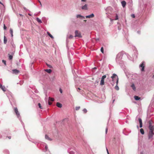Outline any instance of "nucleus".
Masks as SVG:
<instances>
[{"mask_svg":"<svg viewBox=\"0 0 154 154\" xmlns=\"http://www.w3.org/2000/svg\"><path fill=\"white\" fill-rule=\"evenodd\" d=\"M2 62L4 64H5V66H6V61L5 60H2Z\"/></svg>","mask_w":154,"mask_h":154,"instance_id":"32","label":"nucleus"},{"mask_svg":"<svg viewBox=\"0 0 154 154\" xmlns=\"http://www.w3.org/2000/svg\"><path fill=\"white\" fill-rule=\"evenodd\" d=\"M35 92L37 93V91H35Z\"/></svg>","mask_w":154,"mask_h":154,"instance_id":"57","label":"nucleus"},{"mask_svg":"<svg viewBox=\"0 0 154 154\" xmlns=\"http://www.w3.org/2000/svg\"><path fill=\"white\" fill-rule=\"evenodd\" d=\"M131 17L133 18H134L135 16L134 14H131Z\"/></svg>","mask_w":154,"mask_h":154,"instance_id":"39","label":"nucleus"},{"mask_svg":"<svg viewBox=\"0 0 154 154\" xmlns=\"http://www.w3.org/2000/svg\"><path fill=\"white\" fill-rule=\"evenodd\" d=\"M148 123L149 131L148 134V139L149 140L152 141L153 140V137L154 135V125H153V122L151 120L149 121Z\"/></svg>","mask_w":154,"mask_h":154,"instance_id":"1","label":"nucleus"},{"mask_svg":"<svg viewBox=\"0 0 154 154\" xmlns=\"http://www.w3.org/2000/svg\"><path fill=\"white\" fill-rule=\"evenodd\" d=\"M37 143V142H36V143Z\"/></svg>","mask_w":154,"mask_h":154,"instance_id":"61","label":"nucleus"},{"mask_svg":"<svg viewBox=\"0 0 154 154\" xmlns=\"http://www.w3.org/2000/svg\"><path fill=\"white\" fill-rule=\"evenodd\" d=\"M145 62H143L140 65V67H142V69H141V71H144V64Z\"/></svg>","mask_w":154,"mask_h":154,"instance_id":"6","label":"nucleus"},{"mask_svg":"<svg viewBox=\"0 0 154 154\" xmlns=\"http://www.w3.org/2000/svg\"><path fill=\"white\" fill-rule=\"evenodd\" d=\"M0 4L3 5V4L1 2H0Z\"/></svg>","mask_w":154,"mask_h":154,"instance_id":"52","label":"nucleus"},{"mask_svg":"<svg viewBox=\"0 0 154 154\" xmlns=\"http://www.w3.org/2000/svg\"><path fill=\"white\" fill-rule=\"evenodd\" d=\"M14 111L16 113V114L17 117V118L19 119V120L21 121V119L20 116V114L18 110V109L16 107L14 109Z\"/></svg>","mask_w":154,"mask_h":154,"instance_id":"4","label":"nucleus"},{"mask_svg":"<svg viewBox=\"0 0 154 154\" xmlns=\"http://www.w3.org/2000/svg\"><path fill=\"white\" fill-rule=\"evenodd\" d=\"M137 32H138V33L139 34L140 33V31H138Z\"/></svg>","mask_w":154,"mask_h":154,"instance_id":"49","label":"nucleus"},{"mask_svg":"<svg viewBox=\"0 0 154 154\" xmlns=\"http://www.w3.org/2000/svg\"><path fill=\"white\" fill-rule=\"evenodd\" d=\"M47 34L52 38H54L53 36L49 32H47Z\"/></svg>","mask_w":154,"mask_h":154,"instance_id":"24","label":"nucleus"},{"mask_svg":"<svg viewBox=\"0 0 154 154\" xmlns=\"http://www.w3.org/2000/svg\"><path fill=\"white\" fill-rule=\"evenodd\" d=\"M153 77H154V75H153Z\"/></svg>","mask_w":154,"mask_h":154,"instance_id":"62","label":"nucleus"},{"mask_svg":"<svg viewBox=\"0 0 154 154\" xmlns=\"http://www.w3.org/2000/svg\"><path fill=\"white\" fill-rule=\"evenodd\" d=\"M106 77V75H103L101 78V79L104 80V79H105Z\"/></svg>","mask_w":154,"mask_h":154,"instance_id":"30","label":"nucleus"},{"mask_svg":"<svg viewBox=\"0 0 154 154\" xmlns=\"http://www.w3.org/2000/svg\"><path fill=\"white\" fill-rule=\"evenodd\" d=\"M107 131H108V128H106V134L107 133Z\"/></svg>","mask_w":154,"mask_h":154,"instance_id":"45","label":"nucleus"},{"mask_svg":"<svg viewBox=\"0 0 154 154\" xmlns=\"http://www.w3.org/2000/svg\"><path fill=\"white\" fill-rule=\"evenodd\" d=\"M82 9L83 10H87V4H85L84 6L82 7Z\"/></svg>","mask_w":154,"mask_h":154,"instance_id":"12","label":"nucleus"},{"mask_svg":"<svg viewBox=\"0 0 154 154\" xmlns=\"http://www.w3.org/2000/svg\"><path fill=\"white\" fill-rule=\"evenodd\" d=\"M118 19V17L117 14L116 15V18H115V20H117Z\"/></svg>","mask_w":154,"mask_h":154,"instance_id":"38","label":"nucleus"},{"mask_svg":"<svg viewBox=\"0 0 154 154\" xmlns=\"http://www.w3.org/2000/svg\"><path fill=\"white\" fill-rule=\"evenodd\" d=\"M121 4L123 7L124 8L126 5V3L125 1H123L121 2Z\"/></svg>","mask_w":154,"mask_h":154,"instance_id":"11","label":"nucleus"},{"mask_svg":"<svg viewBox=\"0 0 154 154\" xmlns=\"http://www.w3.org/2000/svg\"><path fill=\"white\" fill-rule=\"evenodd\" d=\"M80 90V89L79 88H78L77 89V91L78 92H79V91Z\"/></svg>","mask_w":154,"mask_h":154,"instance_id":"46","label":"nucleus"},{"mask_svg":"<svg viewBox=\"0 0 154 154\" xmlns=\"http://www.w3.org/2000/svg\"><path fill=\"white\" fill-rule=\"evenodd\" d=\"M45 139L48 140H51V139L50 138H49L48 137V136L46 134L45 135Z\"/></svg>","mask_w":154,"mask_h":154,"instance_id":"18","label":"nucleus"},{"mask_svg":"<svg viewBox=\"0 0 154 154\" xmlns=\"http://www.w3.org/2000/svg\"><path fill=\"white\" fill-rule=\"evenodd\" d=\"M0 88L4 91H6V88L4 86H2V85L0 84Z\"/></svg>","mask_w":154,"mask_h":154,"instance_id":"9","label":"nucleus"},{"mask_svg":"<svg viewBox=\"0 0 154 154\" xmlns=\"http://www.w3.org/2000/svg\"><path fill=\"white\" fill-rule=\"evenodd\" d=\"M76 17L77 18H85V17H83V16H82L80 14H77L76 15Z\"/></svg>","mask_w":154,"mask_h":154,"instance_id":"19","label":"nucleus"},{"mask_svg":"<svg viewBox=\"0 0 154 154\" xmlns=\"http://www.w3.org/2000/svg\"><path fill=\"white\" fill-rule=\"evenodd\" d=\"M107 152L108 154H109V152Z\"/></svg>","mask_w":154,"mask_h":154,"instance_id":"58","label":"nucleus"},{"mask_svg":"<svg viewBox=\"0 0 154 154\" xmlns=\"http://www.w3.org/2000/svg\"><path fill=\"white\" fill-rule=\"evenodd\" d=\"M38 2H39V3H40L41 6L42 7V4H41V2L39 0H38Z\"/></svg>","mask_w":154,"mask_h":154,"instance_id":"44","label":"nucleus"},{"mask_svg":"<svg viewBox=\"0 0 154 154\" xmlns=\"http://www.w3.org/2000/svg\"><path fill=\"white\" fill-rule=\"evenodd\" d=\"M59 90H60V93H62V92H63L61 88H60Z\"/></svg>","mask_w":154,"mask_h":154,"instance_id":"42","label":"nucleus"},{"mask_svg":"<svg viewBox=\"0 0 154 154\" xmlns=\"http://www.w3.org/2000/svg\"><path fill=\"white\" fill-rule=\"evenodd\" d=\"M94 17V15L93 13H92L90 15L86 16L85 17L86 18H93Z\"/></svg>","mask_w":154,"mask_h":154,"instance_id":"10","label":"nucleus"},{"mask_svg":"<svg viewBox=\"0 0 154 154\" xmlns=\"http://www.w3.org/2000/svg\"><path fill=\"white\" fill-rule=\"evenodd\" d=\"M48 104L49 105H51L52 104V103L50 102V101H48Z\"/></svg>","mask_w":154,"mask_h":154,"instance_id":"43","label":"nucleus"},{"mask_svg":"<svg viewBox=\"0 0 154 154\" xmlns=\"http://www.w3.org/2000/svg\"><path fill=\"white\" fill-rule=\"evenodd\" d=\"M86 0H82V2H85Z\"/></svg>","mask_w":154,"mask_h":154,"instance_id":"47","label":"nucleus"},{"mask_svg":"<svg viewBox=\"0 0 154 154\" xmlns=\"http://www.w3.org/2000/svg\"><path fill=\"white\" fill-rule=\"evenodd\" d=\"M83 111L85 113L87 112V110L86 109H83Z\"/></svg>","mask_w":154,"mask_h":154,"instance_id":"36","label":"nucleus"},{"mask_svg":"<svg viewBox=\"0 0 154 154\" xmlns=\"http://www.w3.org/2000/svg\"><path fill=\"white\" fill-rule=\"evenodd\" d=\"M7 42V39L6 37L5 36H4V43L5 44H6Z\"/></svg>","mask_w":154,"mask_h":154,"instance_id":"22","label":"nucleus"},{"mask_svg":"<svg viewBox=\"0 0 154 154\" xmlns=\"http://www.w3.org/2000/svg\"><path fill=\"white\" fill-rule=\"evenodd\" d=\"M10 32L11 34V37H12L13 36V31L11 28H10Z\"/></svg>","mask_w":154,"mask_h":154,"instance_id":"21","label":"nucleus"},{"mask_svg":"<svg viewBox=\"0 0 154 154\" xmlns=\"http://www.w3.org/2000/svg\"><path fill=\"white\" fill-rule=\"evenodd\" d=\"M24 9H25V10H26L25 8L24 7Z\"/></svg>","mask_w":154,"mask_h":154,"instance_id":"55","label":"nucleus"},{"mask_svg":"<svg viewBox=\"0 0 154 154\" xmlns=\"http://www.w3.org/2000/svg\"><path fill=\"white\" fill-rule=\"evenodd\" d=\"M131 87L134 91H135L136 88L134 84H132L131 85Z\"/></svg>","mask_w":154,"mask_h":154,"instance_id":"16","label":"nucleus"},{"mask_svg":"<svg viewBox=\"0 0 154 154\" xmlns=\"http://www.w3.org/2000/svg\"><path fill=\"white\" fill-rule=\"evenodd\" d=\"M140 132L142 134H144V130L143 128H141L140 130Z\"/></svg>","mask_w":154,"mask_h":154,"instance_id":"25","label":"nucleus"},{"mask_svg":"<svg viewBox=\"0 0 154 154\" xmlns=\"http://www.w3.org/2000/svg\"><path fill=\"white\" fill-rule=\"evenodd\" d=\"M13 56L11 55H10L9 56V60H11L12 59Z\"/></svg>","mask_w":154,"mask_h":154,"instance_id":"33","label":"nucleus"},{"mask_svg":"<svg viewBox=\"0 0 154 154\" xmlns=\"http://www.w3.org/2000/svg\"><path fill=\"white\" fill-rule=\"evenodd\" d=\"M111 78L112 79V80L113 82H114L115 81H116V85L115 87V89L116 90H119V88L118 86L119 82V78L118 76L116 74L114 73L111 77Z\"/></svg>","mask_w":154,"mask_h":154,"instance_id":"3","label":"nucleus"},{"mask_svg":"<svg viewBox=\"0 0 154 154\" xmlns=\"http://www.w3.org/2000/svg\"><path fill=\"white\" fill-rule=\"evenodd\" d=\"M69 38H73V36L72 35H70L69 37Z\"/></svg>","mask_w":154,"mask_h":154,"instance_id":"40","label":"nucleus"},{"mask_svg":"<svg viewBox=\"0 0 154 154\" xmlns=\"http://www.w3.org/2000/svg\"><path fill=\"white\" fill-rule=\"evenodd\" d=\"M70 149H69L68 150V152H69V153L70 154H74V153L73 152L71 151H70Z\"/></svg>","mask_w":154,"mask_h":154,"instance_id":"23","label":"nucleus"},{"mask_svg":"<svg viewBox=\"0 0 154 154\" xmlns=\"http://www.w3.org/2000/svg\"><path fill=\"white\" fill-rule=\"evenodd\" d=\"M137 128H138V126H137Z\"/></svg>","mask_w":154,"mask_h":154,"instance_id":"60","label":"nucleus"},{"mask_svg":"<svg viewBox=\"0 0 154 154\" xmlns=\"http://www.w3.org/2000/svg\"><path fill=\"white\" fill-rule=\"evenodd\" d=\"M38 105L39 106V107L41 109H42V106H41V104L40 103H39L38 104Z\"/></svg>","mask_w":154,"mask_h":154,"instance_id":"31","label":"nucleus"},{"mask_svg":"<svg viewBox=\"0 0 154 154\" xmlns=\"http://www.w3.org/2000/svg\"><path fill=\"white\" fill-rule=\"evenodd\" d=\"M106 151H107V152H108V149H107V148H106Z\"/></svg>","mask_w":154,"mask_h":154,"instance_id":"50","label":"nucleus"},{"mask_svg":"<svg viewBox=\"0 0 154 154\" xmlns=\"http://www.w3.org/2000/svg\"><path fill=\"white\" fill-rule=\"evenodd\" d=\"M8 138H9V139H10L11 138V137H10V136L8 137Z\"/></svg>","mask_w":154,"mask_h":154,"instance_id":"48","label":"nucleus"},{"mask_svg":"<svg viewBox=\"0 0 154 154\" xmlns=\"http://www.w3.org/2000/svg\"><path fill=\"white\" fill-rule=\"evenodd\" d=\"M56 105L58 107L60 108H61L62 106V104L59 102L57 103Z\"/></svg>","mask_w":154,"mask_h":154,"instance_id":"14","label":"nucleus"},{"mask_svg":"<svg viewBox=\"0 0 154 154\" xmlns=\"http://www.w3.org/2000/svg\"><path fill=\"white\" fill-rule=\"evenodd\" d=\"M140 154H143V152H141Z\"/></svg>","mask_w":154,"mask_h":154,"instance_id":"53","label":"nucleus"},{"mask_svg":"<svg viewBox=\"0 0 154 154\" xmlns=\"http://www.w3.org/2000/svg\"><path fill=\"white\" fill-rule=\"evenodd\" d=\"M100 51H101V52L102 53H103V52H104V51H103V47H102L101 48V49H100Z\"/></svg>","mask_w":154,"mask_h":154,"instance_id":"29","label":"nucleus"},{"mask_svg":"<svg viewBox=\"0 0 154 154\" xmlns=\"http://www.w3.org/2000/svg\"><path fill=\"white\" fill-rule=\"evenodd\" d=\"M54 100V99L53 98H51L50 97H49V100L50 101H53Z\"/></svg>","mask_w":154,"mask_h":154,"instance_id":"26","label":"nucleus"},{"mask_svg":"<svg viewBox=\"0 0 154 154\" xmlns=\"http://www.w3.org/2000/svg\"><path fill=\"white\" fill-rule=\"evenodd\" d=\"M75 37H78L79 38L82 37V35L80 32H79L78 31L76 30L75 32Z\"/></svg>","mask_w":154,"mask_h":154,"instance_id":"5","label":"nucleus"},{"mask_svg":"<svg viewBox=\"0 0 154 154\" xmlns=\"http://www.w3.org/2000/svg\"><path fill=\"white\" fill-rule=\"evenodd\" d=\"M7 29V27L5 25V24H4V29L5 30H6Z\"/></svg>","mask_w":154,"mask_h":154,"instance_id":"37","label":"nucleus"},{"mask_svg":"<svg viewBox=\"0 0 154 154\" xmlns=\"http://www.w3.org/2000/svg\"><path fill=\"white\" fill-rule=\"evenodd\" d=\"M20 16H23V15L21 14H19Z\"/></svg>","mask_w":154,"mask_h":154,"instance_id":"54","label":"nucleus"},{"mask_svg":"<svg viewBox=\"0 0 154 154\" xmlns=\"http://www.w3.org/2000/svg\"><path fill=\"white\" fill-rule=\"evenodd\" d=\"M115 101V100H113V102H114Z\"/></svg>","mask_w":154,"mask_h":154,"instance_id":"56","label":"nucleus"},{"mask_svg":"<svg viewBox=\"0 0 154 154\" xmlns=\"http://www.w3.org/2000/svg\"><path fill=\"white\" fill-rule=\"evenodd\" d=\"M29 16L31 15L30 14H29Z\"/></svg>","mask_w":154,"mask_h":154,"instance_id":"59","label":"nucleus"},{"mask_svg":"<svg viewBox=\"0 0 154 154\" xmlns=\"http://www.w3.org/2000/svg\"><path fill=\"white\" fill-rule=\"evenodd\" d=\"M4 152L5 154H9V152L8 150H6L4 151Z\"/></svg>","mask_w":154,"mask_h":154,"instance_id":"28","label":"nucleus"},{"mask_svg":"<svg viewBox=\"0 0 154 154\" xmlns=\"http://www.w3.org/2000/svg\"><path fill=\"white\" fill-rule=\"evenodd\" d=\"M47 66L48 67H49L50 68H51L52 67V66L50 65H48V64H47Z\"/></svg>","mask_w":154,"mask_h":154,"instance_id":"41","label":"nucleus"},{"mask_svg":"<svg viewBox=\"0 0 154 154\" xmlns=\"http://www.w3.org/2000/svg\"><path fill=\"white\" fill-rule=\"evenodd\" d=\"M36 20L38 23H41L42 22L41 20L38 17H36Z\"/></svg>","mask_w":154,"mask_h":154,"instance_id":"15","label":"nucleus"},{"mask_svg":"<svg viewBox=\"0 0 154 154\" xmlns=\"http://www.w3.org/2000/svg\"><path fill=\"white\" fill-rule=\"evenodd\" d=\"M45 149L46 151H47L48 149V147L47 145H45Z\"/></svg>","mask_w":154,"mask_h":154,"instance_id":"35","label":"nucleus"},{"mask_svg":"<svg viewBox=\"0 0 154 154\" xmlns=\"http://www.w3.org/2000/svg\"><path fill=\"white\" fill-rule=\"evenodd\" d=\"M124 57H127V58L128 59L131 60V57L128 54H126V55H124Z\"/></svg>","mask_w":154,"mask_h":154,"instance_id":"27","label":"nucleus"},{"mask_svg":"<svg viewBox=\"0 0 154 154\" xmlns=\"http://www.w3.org/2000/svg\"><path fill=\"white\" fill-rule=\"evenodd\" d=\"M26 136L27 137H28V135L26 133ZM27 138H28V137H27Z\"/></svg>","mask_w":154,"mask_h":154,"instance_id":"51","label":"nucleus"},{"mask_svg":"<svg viewBox=\"0 0 154 154\" xmlns=\"http://www.w3.org/2000/svg\"><path fill=\"white\" fill-rule=\"evenodd\" d=\"M134 98L136 100H142V99H141L140 97L137 96H134Z\"/></svg>","mask_w":154,"mask_h":154,"instance_id":"13","label":"nucleus"},{"mask_svg":"<svg viewBox=\"0 0 154 154\" xmlns=\"http://www.w3.org/2000/svg\"><path fill=\"white\" fill-rule=\"evenodd\" d=\"M45 71L49 73H51L52 72V70L51 69H46L45 70Z\"/></svg>","mask_w":154,"mask_h":154,"instance_id":"17","label":"nucleus"},{"mask_svg":"<svg viewBox=\"0 0 154 154\" xmlns=\"http://www.w3.org/2000/svg\"><path fill=\"white\" fill-rule=\"evenodd\" d=\"M80 108V106H76L75 107V110H79Z\"/></svg>","mask_w":154,"mask_h":154,"instance_id":"34","label":"nucleus"},{"mask_svg":"<svg viewBox=\"0 0 154 154\" xmlns=\"http://www.w3.org/2000/svg\"><path fill=\"white\" fill-rule=\"evenodd\" d=\"M104 80L101 79V80L100 82V85H104Z\"/></svg>","mask_w":154,"mask_h":154,"instance_id":"20","label":"nucleus"},{"mask_svg":"<svg viewBox=\"0 0 154 154\" xmlns=\"http://www.w3.org/2000/svg\"><path fill=\"white\" fill-rule=\"evenodd\" d=\"M138 121H139V123H140V128H141L142 127V120L140 118H138Z\"/></svg>","mask_w":154,"mask_h":154,"instance_id":"8","label":"nucleus"},{"mask_svg":"<svg viewBox=\"0 0 154 154\" xmlns=\"http://www.w3.org/2000/svg\"><path fill=\"white\" fill-rule=\"evenodd\" d=\"M124 55H126V54L123 51H121L119 52L116 55V62L119 64L122 63V60L123 57Z\"/></svg>","mask_w":154,"mask_h":154,"instance_id":"2","label":"nucleus"},{"mask_svg":"<svg viewBox=\"0 0 154 154\" xmlns=\"http://www.w3.org/2000/svg\"><path fill=\"white\" fill-rule=\"evenodd\" d=\"M12 73L13 74H17L19 72V70L17 69H14L12 70Z\"/></svg>","mask_w":154,"mask_h":154,"instance_id":"7","label":"nucleus"}]
</instances>
